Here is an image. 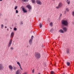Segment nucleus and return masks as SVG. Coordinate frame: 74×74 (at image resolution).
Returning <instances> with one entry per match:
<instances>
[{
	"label": "nucleus",
	"mask_w": 74,
	"mask_h": 74,
	"mask_svg": "<svg viewBox=\"0 0 74 74\" xmlns=\"http://www.w3.org/2000/svg\"><path fill=\"white\" fill-rule=\"evenodd\" d=\"M26 7H27L29 10H31L32 9V6L30 5H28L26 6Z\"/></svg>",
	"instance_id": "7"
},
{
	"label": "nucleus",
	"mask_w": 74,
	"mask_h": 74,
	"mask_svg": "<svg viewBox=\"0 0 74 74\" xmlns=\"http://www.w3.org/2000/svg\"><path fill=\"white\" fill-rule=\"evenodd\" d=\"M32 3H35V0H31Z\"/></svg>",
	"instance_id": "18"
},
{
	"label": "nucleus",
	"mask_w": 74,
	"mask_h": 74,
	"mask_svg": "<svg viewBox=\"0 0 74 74\" xmlns=\"http://www.w3.org/2000/svg\"><path fill=\"white\" fill-rule=\"evenodd\" d=\"M12 39H11L8 45V47H10L11 45V44H12Z\"/></svg>",
	"instance_id": "5"
},
{
	"label": "nucleus",
	"mask_w": 74,
	"mask_h": 74,
	"mask_svg": "<svg viewBox=\"0 0 74 74\" xmlns=\"http://www.w3.org/2000/svg\"><path fill=\"white\" fill-rule=\"evenodd\" d=\"M60 33H64V31L62 29H60L59 31Z\"/></svg>",
	"instance_id": "11"
},
{
	"label": "nucleus",
	"mask_w": 74,
	"mask_h": 74,
	"mask_svg": "<svg viewBox=\"0 0 74 74\" xmlns=\"http://www.w3.org/2000/svg\"><path fill=\"white\" fill-rule=\"evenodd\" d=\"M8 29H7V30H8Z\"/></svg>",
	"instance_id": "44"
},
{
	"label": "nucleus",
	"mask_w": 74,
	"mask_h": 74,
	"mask_svg": "<svg viewBox=\"0 0 74 74\" xmlns=\"http://www.w3.org/2000/svg\"><path fill=\"white\" fill-rule=\"evenodd\" d=\"M36 3L38 4H39V5H41L42 4V3H41V1L40 0H36Z\"/></svg>",
	"instance_id": "6"
},
{
	"label": "nucleus",
	"mask_w": 74,
	"mask_h": 74,
	"mask_svg": "<svg viewBox=\"0 0 74 74\" xmlns=\"http://www.w3.org/2000/svg\"><path fill=\"white\" fill-rule=\"evenodd\" d=\"M51 74H53V71H51Z\"/></svg>",
	"instance_id": "32"
},
{
	"label": "nucleus",
	"mask_w": 74,
	"mask_h": 74,
	"mask_svg": "<svg viewBox=\"0 0 74 74\" xmlns=\"http://www.w3.org/2000/svg\"><path fill=\"white\" fill-rule=\"evenodd\" d=\"M23 1H24V2H25V1H27V0H22Z\"/></svg>",
	"instance_id": "26"
},
{
	"label": "nucleus",
	"mask_w": 74,
	"mask_h": 74,
	"mask_svg": "<svg viewBox=\"0 0 74 74\" xmlns=\"http://www.w3.org/2000/svg\"><path fill=\"white\" fill-rule=\"evenodd\" d=\"M62 5H63V3L62 2L59 3L58 4V6L56 7V8L57 9H59V8H61L62 7Z\"/></svg>",
	"instance_id": "4"
},
{
	"label": "nucleus",
	"mask_w": 74,
	"mask_h": 74,
	"mask_svg": "<svg viewBox=\"0 0 74 74\" xmlns=\"http://www.w3.org/2000/svg\"><path fill=\"white\" fill-rule=\"evenodd\" d=\"M16 39H18V38H16Z\"/></svg>",
	"instance_id": "45"
},
{
	"label": "nucleus",
	"mask_w": 74,
	"mask_h": 74,
	"mask_svg": "<svg viewBox=\"0 0 74 74\" xmlns=\"http://www.w3.org/2000/svg\"><path fill=\"white\" fill-rule=\"evenodd\" d=\"M5 28H7V27L5 26Z\"/></svg>",
	"instance_id": "40"
},
{
	"label": "nucleus",
	"mask_w": 74,
	"mask_h": 74,
	"mask_svg": "<svg viewBox=\"0 0 74 74\" xmlns=\"http://www.w3.org/2000/svg\"><path fill=\"white\" fill-rule=\"evenodd\" d=\"M38 74H40V73H39Z\"/></svg>",
	"instance_id": "41"
},
{
	"label": "nucleus",
	"mask_w": 74,
	"mask_h": 74,
	"mask_svg": "<svg viewBox=\"0 0 74 74\" xmlns=\"http://www.w3.org/2000/svg\"><path fill=\"white\" fill-rule=\"evenodd\" d=\"M17 30V28H16V27H14V30L15 31H16Z\"/></svg>",
	"instance_id": "24"
},
{
	"label": "nucleus",
	"mask_w": 74,
	"mask_h": 74,
	"mask_svg": "<svg viewBox=\"0 0 74 74\" xmlns=\"http://www.w3.org/2000/svg\"><path fill=\"white\" fill-rule=\"evenodd\" d=\"M66 64L67 65H70V63L69 62H68L66 63Z\"/></svg>",
	"instance_id": "22"
},
{
	"label": "nucleus",
	"mask_w": 74,
	"mask_h": 74,
	"mask_svg": "<svg viewBox=\"0 0 74 74\" xmlns=\"http://www.w3.org/2000/svg\"><path fill=\"white\" fill-rule=\"evenodd\" d=\"M61 26L63 27L62 29L64 32H66L67 31V29L66 27L64 26H69V22L67 21L66 20H62L61 21Z\"/></svg>",
	"instance_id": "1"
},
{
	"label": "nucleus",
	"mask_w": 74,
	"mask_h": 74,
	"mask_svg": "<svg viewBox=\"0 0 74 74\" xmlns=\"http://www.w3.org/2000/svg\"><path fill=\"white\" fill-rule=\"evenodd\" d=\"M17 64H18V65H20V63H19V62H17Z\"/></svg>",
	"instance_id": "31"
},
{
	"label": "nucleus",
	"mask_w": 74,
	"mask_h": 74,
	"mask_svg": "<svg viewBox=\"0 0 74 74\" xmlns=\"http://www.w3.org/2000/svg\"><path fill=\"white\" fill-rule=\"evenodd\" d=\"M53 31V29H51L50 30V32H52Z\"/></svg>",
	"instance_id": "28"
},
{
	"label": "nucleus",
	"mask_w": 74,
	"mask_h": 74,
	"mask_svg": "<svg viewBox=\"0 0 74 74\" xmlns=\"http://www.w3.org/2000/svg\"><path fill=\"white\" fill-rule=\"evenodd\" d=\"M17 8H18V6H16L15 7V8H14L15 10H16V9Z\"/></svg>",
	"instance_id": "23"
},
{
	"label": "nucleus",
	"mask_w": 74,
	"mask_h": 74,
	"mask_svg": "<svg viewBox=\"0 0 74 74\" xmlns=\"http://www.w3.org/2000/svg\"><path fill=\"white\" fill-rule=\"evenodd\" d=\"M9 67L10 70H12V69L13 67L11 65H9Z\"/></svg>",
	"instance_id": "14"
},
{
	"label": "nucleus",
	"mask_w": 74,
	"mask_h": 74,
	"mask_svg": "<svg viewBox=\"0 0 74 74\" xmlns=\"http://www.w3.org/2000/svg\"><path fill=\"white\" fill-rule=\"evenodd\" d=\"M27 48H28V47H29V45H27Z\"/></svg>",
	"instance_id": "35"
},
{
	"label": "nucleus",
	"mask_w": 74,
	"mask_h": 74,
	"mask_svg": "<svg viewBox=\"0 0 74 74\" xmlns=\"http://www.w3.org/2000/svg\"><path fill=\"white\" fill-rule=\"evenodd\" d=\"M39 26L40 28H41L42 27V23H40L39 24Z\"/></svg>",
	"instance_id": "12"
},
{
	"label": "nucleus",
	"mask_w": 74,
	"mask_h": 74,
	"mask_svg": "<svg viewBox=\"0 0 74 74\" xmlns=\"http://www.w3.org/2000/svg\"><path fill=\"white\" fill-rule=\"evenodd\" d=\"M53 0L54 1V0Z\"/></svg>",
	"instance_id": "47"
},
{
	"label": "nucleus",
	"mask_w": 74,
	"mask_h": 74,
	"mask_svg": "<svg viewBox=\"0 0 74 74\" xmlns=\"http://www.w3.org/2000/svg\"><path fill=\"white\" fill-rule=\"evenodd\" d=\"M62 14H61L60 15V17H61V16H62Z\"/></svg>",
	"instance_id": "33"
},
{
	"label": "nucleus",
	"mask_w": 74,
	"mask_h": 74,
	"mask_svg": "<svg viewBox=\"0 0 74 74\" xmlns=\"http://www.w3.org/2000/svg\"><path fill=\"white\" fill-rule=\"evenodd\" d=\"M70 52V50H69V49L68 48L66 50V53H69Z\"/></svg>",
	"instance_id": "13"
},
{
	"label": "nucleus",
	"mask_w": 74,
	"mask_h": 74,
	"mask_svg": "<svg viewBox=\"0 0 74 74\" xmlns=\"http://www.w3.org/2000/svg\"><path fill=\"white\" fill-rule=\"evenodd\" d=\"M66 12H69V8H66Z\"/></svg>",
	"instance_id": "19"
},
{
	"label": "nucleus",
	"mask_w": 74,
	"mask_h": 74,
	"mask_svg": "<svg viewBox=\"0 0 74 74\" xmlns=\"http://www.w3.org/2000/svg\"><path fill=\"white\" fill-rule=\"evenodd\" d=\"M21 24H23V22H22V21L21 22Z\"/></svg>",
	"instance_id": "34"
},
{
	"label": "nucleus",
	"mask_w": 74,
	"mask_h": 74,
	"mask_svg": "<svg viewBox=\"0 0 74 74\" xmlns=\"http://www.w3.org/2000/svg\"><path fill=\"white\" fill-rule=\"evenodd\" d=\"M3 27H4V25L3 24L1 25V29H3Z\"/></svg>",
	"instance_id": "20"
},
{
	"label": "nucleus",
	"mask_w": 74,
	"mask_h": 74,
	"mask_svg": "<svg viewBox=\"0 0 74 74\" xmlns=\"http://www.w3.org/2000/svg\"><path fill=\"white\" fill-rule=\"evenodd\" d=\"M10 49H11V50H13V49H14V48H13L12 47H11Z\"/></svg>",
	"instance_id": "30"
},
{
	"label": "nucleus",
	"mask_w": 74,
	"mask_h": 74,
	"mask_svg": "<svg viewBox=\"0 0 74 74\" xmlns=\"http://www.w3.org/2000/svg\"><path fill=\"white\" fill-rule=\"evenodd\" d=\"M3 1V0H0V1Z\"/></svg>",
	"instance_id": "36"
},
{
	"label": "nucleus",
	"mask_w": 74,
	"mask_h": 74,
	"mask_svg": "<svg viewBox=\"0 0 74 74\" xmlns=\"http://www.w3.org/2000/svg\"><path fill=\"white\" fill-rule=\"evenodd\" d=\"M26 55L27 56V54H26Z\"/></svg>",
	"instance_id": "43"
},
{
	"label": "nucleus",
	"mask_w": 74,
	"mask_h": 74,
	"mask_svg": "<svg viewBox=\"0 0 74 74\" xmlns=\"http://www.w3.org/2000/svg\"><path fill=\"white\" fill-rule=\"evenodd\" d=\"M68 66H69V65H68Z\"/></svg>",
	"instance_id": "46"
},
{
	"label": "nucleus",
	"mask_w": 74,
	"mask_h": 74,
	"mask_svg": "<svg viewBox=\"0 0 74 74\" xmlns=\"http://www.w3.org/2000/svg\"><path fill=\"white\" fill-rule=\"evenodd\" d=\"M1 13H0V16H1Z\"/></svg>",
	"instance_id": "39"
},
{
	"label": "nucleus",
	"mask_w": 74,
	"mask_h": 74,
	"mask_svg": "<svg viewBox=\"0 0 74 74\" xmlns=\"http://www.w3.org/2000/svg\"><path fill=\"white\" fill-rule=\"evenodd\" d=\"M34 69L32 71V73H34Z\"/></svg>",
	"instance_id": "25"
},
{
	"label": "nucleus",
	"mask_w": 74,
	"mask_h": 74,
	"mask_svg": "<svg viewBox=\"0 0 74 74\" xmlns=\"http://www.w3.org/2000/svg\"><path fill=\"white\" fill-rule=\"evenodd\" d=\"M11 29H12V28L11 27H10Z\"/></svg>",
	"instance_id": "42"
},
{
	"label": "nucleus",
	"mask_w": 74,
	"mask_h": 74,
	"mask_svg": "<svg viewBox=\"0 0 74 74\" xmlns=\"http://www.w3.org/2000/svg\"><path fill=\"white\" fill-rule=\"evenodd\" d=\"M14 32H12L11 33V34L10 35L11 38H13V37H14Z\"/></svg>",
	"instance_id": "8"
},
{
	"label": "nucleus",
	"mask_w": 74,
	"mask_h": 74,
	"mask_svg": "<svg viewBox=\"0 0 74 74\" xmlns=\"http://www.w3.org/2000/svg\"><path fill=\"white\" fill-rule=\"evenodd\" d=\"M34 38V36H32V37L29 41V43L30 44V45H32V42H33V40Z\"/></svg>",
	"instance_id": "3"
},
{
	"label": "nucleus",
	"mask_w": 74,
	"mask_h": 74,
	"mask_svg": "<svg viewBox=\"0 0 74 74\" xmlns=\"http://www.w3.org/2000/svg\"><path fill=\"white\" fill-rule=\"evenodd\" d=\"M21 74L20 73V70H18L16 72V74Z\"/></svg>",
	"instance_id": "10"
},
{
	"label": "nucleus",
	"mask_w": 74,
	"mask_h": 74,
	"mask_svg": "<svg viewBox=\"0 0 74 74\" xmlns=\"http://www.w3.org/2000/svg\"><path fill=\"white\" fill-rule=\"evenodd\" d=\"M62 74H65V73H62Z\"/></svg>",
	"instance_id": "37"
},
{
	"label": "nucleus",
	"mask_w": 74,
	"mask_h": 74,
	"mask_svg": "<svg viewBox=\"0 0 74 74\" xmlns=\"http://www.w3.org/2000/svg\"><path fill=\"white\" fill-rule=\"evenodd\" d=\"M22 10L24 12H27V11L25 9V8H22Z\"/></svg>",
	"instance_id": "9"
},
{
	"label": "nucleus",
	"mask_w": 74,
	"mask_h": 74,
	"mask_svg": "<svg viewBox=\"0 0 74 74\" xmlns=\"http://www.w3.org/2000/svg\"><path fill=\"white\" fill-rule=\"evenodd\" d=\"M64 13H65V14H66V11L64 12Z\"/></svg>",
	"instance_id": "38"
},
{
	"label": "nucleus",
	"mask_w": 74,
	"mask_h": 74,
	"mask_svg": "<svg viewBox=\"0 0 74 74\" xmlns=\"http://www.w3.org/2000/svg\"><path fill=\"white\" fill-rule=\"evenodd\" d=\"M66 2L68 4H70V1H69V0H67L66 1Z\"/></svg>",
	"instance_id": "16"
},
{
	"label": "nucleus",
	"mask_w": 74,
	"mask_h": 74,
	"mask_svg": "<svg viewBox=\"0 0 74 74\" xmlns=\"http://www.w3.org/2000/svg\"><path fill=\"white\" fill-rule=\"evenodd\" d=\"M72 14L73 16H74V11H72Z\"/></svg>",
	"instance_id": "21"
},
{
	"label": "nucleus",
	"mask_w": 74,
	"mask_h": 74,
	"mask_svg": "<svg viewBox=\"0 0 74 74\" xmlns=\"http://www.w3.org/2000/svg\"><path fill=\"white\" fill-rule=\"evenodd\" d=\"M16 14H18V10H16Z\"/></svg>",
	"instance_id": "27"
},
{
	"label": "nucleus",
	"mask_w": 74,
	"mask_h": 74,
	"mask_svg": "<svg viewBox=\"0 0 74 74\" xmlns=\"http://www.w3.org/2000/svg\"><path fill=\"white\" fill-rule=\"evenodd\" d=\"M3 66L1 65H0V70H1V69H3Z\"/></svg>",
	"instance_id": "17"
},
{
	"label": "nucleus",
	"mask_w": 74,
	"mask_h": 74,
	"mask_svg": "<svg viewBox=\"0 0 74 74\" xmlns=\"http://www.w3.org/2000/svg\"><path fill=\"white\" fill-rule=\"evenodd\" d=\"M50 26H51V27H52V26H53V23H52V22H51L50 23Z\"/></svg>",
	"instance_id": "15"
},
{
	"label": "nucleus",
	"mask_w": 74,
	"mask_h": 74,
	"mask_svg": "<svg viewBox=\"0 0 74 74\" xmlns=\"http://www.w3.org/2000/svg\"><path fill=\"white\" fill-rule=\"evenodd\" d=\"M19 66L21 70H22V68L21 67V65H19Z\"/></svg>",
	"instance_id": "29"
},
{
	"label": "nucleus",
	"mask_w": 74,
	"mask_h": 74,
	"mask_svg": "<svg viewBox=\"0 0 74 74\" xmlns=\"http://www.w3.org/2000/svg\"><path fill=\"white\" fill-rule=\"evenodd\" d=\"M35 58H36L37 59H39V58H40V55L39 53L36 52L35 53Z\"/></svg>",
	"instance_id": "2"
}]
</instances>
